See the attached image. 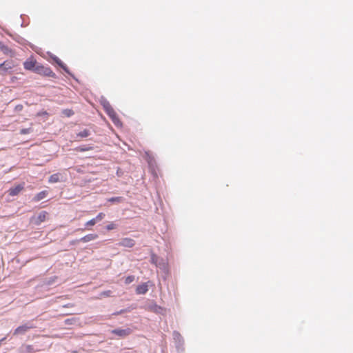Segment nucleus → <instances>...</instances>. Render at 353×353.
I'll return each mask as SVG.
<instances>
[{"instance_id": "obj_17", "label": "nucleus", "mask_w": 353, "mask_h": 353, "mask_svg": "<svg viewBox=\"0 0 353 353\" xmlns=\"http://www.w3.org/2000/svg\"><path fill=\"white\" fill-rule=\"evenodd\" d=\"M47 215H48V213L45 211H42L41 212H40L37 217L36 224L39 225L41 223L45 221L46 219Z\"/></svg>"}, {"instance_id": "obj_13", "label": "nucleus", "mask_w": 353, "mask_h": 353, "mask_svg": "<svg viewBox=\"0 0 353 353\" xmlns=\"http://www.w3.org/2000/svg\"><path fill=\"white\" fill-rule=\"evenodd\" d=\"M23 184H19L9 190V194L12 196H17L23 189Z\"/></svg>"}, {"instance_id": "obj_20", "label": "nucleus", "mask_w": 353, "mask_h": 353, "mask_svg": "<svg viewBox=\"0 0 353 353\" xmlns=\"http://www.w3.org/2000/svg\"><path fill=\"white\" fill-rule=\"evenodd\" d=\"M90 131L88 129H84L83 130L79 132L77 134V137L80 138H85L90 135Z\"/></svg>"}, {"instance_id": "obj_6", "label": "nucleus", "mask_w": 353, "mask_h": 353, "mask_svg": "<svg viewBox=\"0 0 353 353\" xmlns=\"http://www.w3.org/2000/svg\"><path fill=\"white\" fill-rule=\"evenodd\" d=\"M105 112L109 116V117L111 119L112 121L116 126H117V127L122 126V123L119 120L117 113L115 112V111L114 110L113 108L108 110Z\"/></svg>"}, {"instance_id": "obj_15", "label": "nucleus", "mask_w": 353, "mask_h": 353, "mask_svg": "<svg viewBox=\"0 0 353 353\" xmlns=\"http://www.w3.org/2000/svg\"><path fill=\"white\" fill-rule=\"evenodd\" d=\"M99 102H100L101 105L103 106L105 112H106L108 110L112 108V107L111 106V105L109 103V101L103 96L101 97V98L99 99Z\"/></svg>"}, {"instance_id": "obj_14", "label": "nucleus", "mask_w": 353, "mask_h": 353, "mask_svg": "<svg viewBox=\"0 0 353 353\" xmlns=\"http://www.w3.org/2000/svg\"><path fill=\"white\" fill-rule=\"evenodd\" d=\"M148 291V286L146 283H143L137 287L136 293L137 294H145Z\"/></svg>"}, {"instance_id": "obj_19", "label": "nucleus", "mask_w": 353, "mask_h": 353, "mask_svg": "<svg viewBox=\"0 0 353 353\" xmlns=\"http://www.w3.org/2000/svg\"><path fill=\"white\" fill-rule=\"evenodd\" d=\"M93 150V146L92 145H80L75 148V150L77 152H85Z\"/></svg>"}, {"instance_id": "obj_5", "label": "nucleus", "mask_w": 353, "mask_h": 353, "mask_svg": "<svg viewBox=\"0 0 353 353\" xmlns=\"http://www.w3.org/2000/svg\"><path fill=\"white\" fill-rule=\"evenodd\" d=\"M50 57L66 73H68L69 75H70L74 79H75L74 75L70 72V70L68 68V67L66 66V65L59 58H58L57 56H55V55H54L52 54H50Z\"/></svg>"}, {"instance_id": "obj_1", "label": "nucleus", "mask_w": 353, "mask_h": 353, "mask_svg": "<svg viewBox=\"0 0 353 353\" xmlns=\"http://www.w3.org/2000/svg\"><path fill=\"white\" fill-rule=\"evenodd\" d=\"M173 339L174 341L175 347L177 351V353H183L184 351V340L181 334L177 331H174L173 334Z\"/></svg>"}, {"instance_id": "obj_24", "label": "nucleus", "mask_w": 353, "mask_h": 353, "mask_svg": "<svg viewBox=\"0 0 353 353\" xmlns=\"http://www.w3.org/2000/svg\"><path fill=\"white\" fill-rule=\"evenodd\" d=\"M150 261L152 263L154 264L155 265H160V263H158L159 257L154 254H152L151 255Z\"/></svg>"}, {"instance_id": "obj_8", "label": "nucleus", "mask_w": 353, "mask_h": 353, "mask_svg": "<svg viewBox=\"0 0 353 353\" xmlns=\"http://www.w3.org/2000/svg\"><path fill=\"white\" fill-rule=\"evenodd\" d=\"M119 246L131 248L135 245V241L131 238H123L117 243Z\"/></svg>"}, {"instance_id": "obj_32", "label": "nucleus", "mask_w": 353, "mask_h": 353, "mask_svg": "<svg viewBox=\"0 0 353 353\" xmlns=\"http://www.w3.org/2000/svg\"><path fill=\"white\" fill-rule=\"evenodd\" d=\"M112 291L110 290H106L101 292V295L105 296H112Z\"/></svg>"}, {"instance_id": "obj_3", "label": "nucleus", "mask_w": 353, "mask_h": 353, "mask_svg": "<svg viewBox=\"0 0 353 353\" xmlns=\"http://www.w3.org/2000/svg\"><path fill=\"white\" fill-rule=\"evenodd\" d=\"M35 73L43 74L46 77H50L53 78L56 77L55 73L50 69V68L45 67L39 63L35 69Z\"/></svg>"}, {"instance_id": "obj_23", "label": "nucleus", "mask_w": 353, "mask_h": 353, "mask_svg": "<svg viewBox=\"0 0 353 353\" xmlns=\"http://www.w3.org/2000/svg\"><path fill=\"white\" fill-rule=\"evenodd\" d=\"M0 49L4 54H8L11 52V50L2 42L0 41Z\"/></svg>"}, {"instance_id": "obj_31", "label": "nucleus", "mask_w": 353, "mask_h": 353, "mask_svg": "<svg viewBox=\"0 0 353 353\" xmlns=\"http://www.w3.org/2000/svg\"><path fill=\"white\" fill-rule=\"evenodd\" d=\"M117 228V225L114 223H111L106 225L105 228L107 230H112Z\"/></svg>"}, {"instance_id": "obj_21", "label": "nucleus", "mask_w": 353, "mask_h": 353, "mask_svg": "<svg viewBox=\"0 0 353 353\" xmlns=\"http://www.w3.org/2000/svg\"><path fill=\"white\" fill-rule=\"evenodd\" d=\"M59 173H56V174H53L52 175L50 176L49 177V179H48V182L49 183H57L59 181Z\"/></svg>"}, {"instance_id": "obj_7", "label": "nucleus", "mask_w": 353, "mask_h": 353, "mask_svg": "<svg viewBox=\"0 0 353 353\" xmlns=\"http://www.w3.org/2000/svg\"><path fill=\"white\" fill-rule=\"evenodd\" d=\"M132 329H130L129 327L117 328V329L112 330V334H114L118 336L122 337V338L130 335L132 333Z\"/></svg>"}, {"instance_id": "obj_10", "label": "nucleus", "mask_w": 353, "mask_h": 353, "mask_svg": "<svg viewBox=\"0 0 353 353\" xmlns=\"http://www.w3.org/2000/svg\"><path fill=\"white\" fill-rule=\"evenodd\" d=\"M39 351L38 349H35L32 345H23L19 348L20 353H36Z\"/></svg>"}, {"instance_id": "obj_36", "label": "nucleus", "mask_w": 353, "mask_h": 353, "mask_svg": "<svg viewBox=\"0 0 353 353\" xmlns=\"http://www.w3.org/2000/svg\"><path fill=\"white\" fill-rule=\"evenodd\" d=\"M23 109L22 105H17L15 108V110L17 111H21Z\"/></svg>"}, {"instance_id": "obj_28", "label": "nucleus", "mask_w": 353, "mask_h": 353, "mask_svg": "<svg viewBox=\"0 0 353 353\" xmlns=\"http://www.w3.org/2000/svg\"><path fill=\"white\" fill-rule=\"evenodd\" d=\"M97 222L95 221V219L93 218L92 219H90V221H87L85 224V227H90V226H93L94 225H95Z\"/></svg>"}, {"instance_id": "obj_37", "label": "nucleus", "mask_w": 353, "mask_h": 353, "mask_svg": "<svg viewBox=\"0 0 353 353\" xmlns=\"http://www.w3.org/2000/svg\"><path fill=\"white\" fill-rule=\"evenodd\" d=\"M6 339V337L0 339V345H1L2 342Z\"/></svg>"}, {"instance_id": "obj_4", "label": "nucleus", "mask_w": 353, "mask_h": 353, "mask_svg": "<svg viewBox=\"0 0 353 353\" xmlns=\"http://www.w3.org/2000/svg\"><path fill=\"white\" fill-rule=\"evenodd\" d=\"M145 309L156 314H163L164 312V309L162 307L158 305L154 301H150L148 303H147L145 305Z\"/></svg>"}, {"instance_id": "obj_16", "label": "nucleus", "mask_w": 353, "mask_h": 353, "mask_svg": "<svg viewBox=\"0 0 353 353\" xmlns=\"http://www.w3.org/2000/svg\"><path fill=\"white\" fill-rule=\"evenodd\" d=\"M98 238V234H89L83 237H81L79 241H82L83 243H87L91 241H94Z\"/></svg>"}, {"instance_id": "obj_2", "label": "nucleus", "mask_w": 353, "mask_h": 353, "mask_svg": "<svg viewBox=\"0 0 353 353\" xmlns=\"http://www.w3.org/2000/svg\"><path fill=\"white\" fill-rule=\"evenodd\" d=\"M36 327V326L32 322H27L19 327H17L14 332V335H23L25 334L27 332H28L30 329H33Z\"/></svg>"}, {"instance_id": "obj_12", "label": "nucleus", "mask_w": 353, "mask_h": 353, "mask_svg": "<svg viewBox=\"0 0 353 353\" xmlns=\"http://www.w3.org/2000/svg\"><path fill=\"white\" fill-rule=\"evenodd\" d=\"M57 279V276H53L50 278H47L42 281L40 286L41 288H45V287L52 285L55 283Z\"/></svg>"}, {"instance_id": "obj_35", "label": "nucleus", "mask_w": 353, "mask_h": 353, "mask_svg": "<svg viewBox=\"0 0 353 353\" xmlns=\"http://www.w3.org/2000/svg\"><path fill=\"white\" fill-rule=\"evenodd\" d=\"M125 311H126L125 310H121L120 311L116 312L115 313H114V315L121 314L124 313Z\"/></svg>"}, {"instance_id": "obj_29", "label": "nucleus", "mask_w": 353, "mask_h": 353, "mask_svg": "<svg viewBox=\"0 0 353 353\" xmlns=\"http://www.w3.org/2000/svg\"><path fill=\"white\" fill-rule=\"evenodd\" d=\"M31 132H32V130L30 128H23L20 130V134H28L30 133Z\"/></svg>"}, {"instance_id": "obj_30", "label": "nucleus", "mask_w": 353, "mask_h": 353, "mask_svg": "<svg viewBox=\"0 0 353 353\" xmlns=\"http://www.w3.org/2000/svg\"><path fill=\"white\" fill-rule=\"evenodd\" d=\"M104 216H105V214L101 212V213L98 214L97 215V216L94 217V219H95V221L97 222H98V221L102 220L104 218Z\"/></svg>"}, {"instance_id": "obj_34", "label": "nucleus", "mask_w": 353, "mask_h": 353, "mask_svg": "<svg viewBox=\"0 0 353 353\" xmlns=\"http://www.w3.org/2000/svg\"><path fill=\"white\" fill-rule=\"evenodd\" d=\"M74 321L73 319H68L65 321V324L70 325L72 324V321Z\"/></svg>"}, {"instance_id": "obj_25", "label": "nucleus", "mask_w": 353, "mask_h": 353, "mask_svg": "<svg viewBox=\"0 0 353 353\" xmlns=\"http://www.w3.org/2000/svg\"><path fill=\"white\" fill-rule=\"evenodd\" d=\"M13 39L17 41L18 43L23 44L26 41L19 35L12 36Z\"/></svg>"}, {"instance_id": "obj_11", "label": "nucleus", "mask_w": 353, "mask_h": 353, "mask_svg": "<svg viewBox=\"0 0 353 353\" xmlns=\"http://www.w3.org/2000/svg\"><path fill=\"white\" fill-rule=\"evenodd\" d=\"M14 67V63L12 61H5L3 63H0V69L3 72H7L8 70L12 69Z\"/></svg>"}, {"instance_id": "obj_9", "label": "nucleus", "mask_w": 353, "mask_h": 353, "mask_svg": "<svg viewBox=\"0 0 353 353\" xmlns=\"http://www.w3.org/2000/svg\"><path fill=\"white\" fill-rule=\"evenodd\" d=\"M38 63L36 61L29 59L26 60L23 63V66L26 70H30L34 72H35V69Z\"/></svg>"}, {"instance_id": "obj_33", "label": "nucleus", "mask_w": 353, "mask_h": 353, "mask_svg": "<svg viewBox=\"0 0 353 353\" xmlns=\"http://www.w3.org/2000/svg\"><path fill=\"white\" fill-rule=\"evenodd\" d=\"M158 263H160V265H157V267H159L160 268H165V263L163 259H161V261H159Z\"/></svg>"}, {"instance_id": "obj_22", "label": "nucleus", "mask_w": 353, "mask_h": 353, "mask_svg": "<svg viewBox=\"0 0 353 353\" xmlns=\"http://www.w3.org/2000/svg\"><path fill=\"white\" fill-rule=\"evenodd\" d=\"M108 201L111 203H121L123 201V198L121 196L111 197Z\"/></svg>"}, {"instance_id": "obj_26", "label": "nucleus", "mask_w": 353, "mask_h": 353, "mask_svg": "<svg viewBox=\"0 0 353 353\" xmlns=\"http://www.w3.org/2000/svg\"><path fill=\"white\" fill-rule=\"evenodd\" d=\"M63 114L67 117H70L74 114V112L70 109H65L63 110Z\"/></svg>"}, {"instance_id": "obj_18", "label": "nucleus", "mask_w": 353, "mask_h": 353, "mask_svg": "<svg viewBox=\"0 0 353 353\" xmlns=\"http://www.w3.org/2000/svg\"><path fill=\"white\" fill-rule=\"evenodd\" d=\"M48 194V192L46 190L41 191L37 194L34 197L33 200L34 201H39L46 197Z\"/></svg>"}, {"instance_id": "obj_27", "label": "nucleus", "mask_w": 353, "mask_h": 353, "mask_svg": "<svg viewBox=\"0 0 353 353\" xmlns=\"http://www.w3.org/2000/svg\"><path fill=\"white\" fill-rule=\"evenodd\" d=\"M135 279V276L133 275L128 276L125 279V284H130L132 283Z\"/></svg>"}]
</instances>
